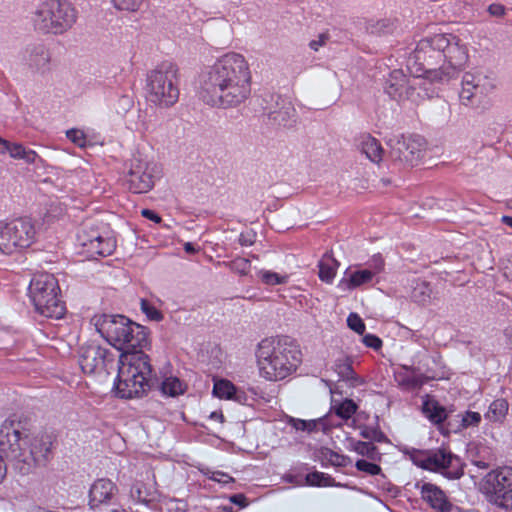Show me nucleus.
<instances>
[{
  "mask_svg": "<svg viewBox=\"0 0 512 512\" xmlns=\"http://www.w3.org/2000/svg\"><path fill=\"white\" fill-rule=\"evenodd\" d=\"M96 331L120 351L114 380L115 397L133 399L154 389L157 378L145 350L151 349L150 329L122 314H100L92 318Z\"/></svg>",
  "mask_w": 512,
  "mask_h": 512,
  "instance_id": "f257e3e1",
  "label": "nucleus"
},
{
  "mask_svg": "<svg viewBox=\"0 0 512 512\" xmlns=\"http://www.w3.org/2000/svg\"><path fill=\"white\" fill-rule=\"evenodd\" d=\"M198 94L215 108H235L251 94V73L245 57L229 52L207 66L199 75Z\"/></svg>",
  "mask_w": 512,
  "mask_h": 512,
  "instance_id": "f03ea898",
  "label": "nucleus"
},
{
  "mask_svg": "<svg viewBox=\"0 0 512 512\" xmlns=\"http://www.w3.org/2000/svg\"><path fill=\"white\" fill-rule=\"evenodd\" d=\"M468 60V48L458 36L440 33L420 39L409 63L417 66L416 72L446 82L463 70Z\"/></svg>",
  "mask_w": 512,
  "mask_h": 512,
  "instance_id": "7ed1b4c3",
  "label": "nucleus"
},
{
  "mask_svg": "<svg viewBox=\"0 0 512 512\" xmlns=\"http://www.w3.org/2000/svg\"><path fill=\"white\" fill-rule=\"evenodd\" d=\"M260 373L270 381H279L296 371L301 363V351L288 336L274 344L263 340L256 353Z\"/></svg>",
  "mask_w": 512,
  "mask_h": 512,
  "instance_id": "20e7f679",
  "label": "nucleus"
},
{
  "mask_svg": "<svg viewBox=\"0 0 512 512\" xmlns=\"http://www.w3.org/2000/svg\"><path fill=\"white\" fill-rule=\"evenodd\" d=\"M437 83L439 82L428 74L407 76L402 70L395 69L386 80L385 92L399 104L418 106L438 95Z\"/></svg>",
  "mask_w": 512,
  "mask_h": 512,
  "instance_id": "39448f33",
  "label": "nucleus"
},
{
  "mask_svg": "<svg viewBox=\"0 0 512 512\" xmlns=\"http://www.w3.org/2000/svg\"><path fill=\"white\" fill-rule=\"evenodd\" d=\"M28 449L19 445V450L12 449L7 454L11 457L13 469L22 476L28 475L35 468H44L54 458L58 446V435L54 430H43L33 436L28 442Z\"/></svg>",
  "mask_w": 512,
  "mask_h": 512,
  "instance_id": "423d86ee",
  "label": "nucleus"
},
{
  "mask_svg": "<svg viewBox=\"0 0 512 512\" xmlns=\"http://www.w3.org/2000/svg\"><path fill=\"white\" fill-rule=\"evenodd\" d=\"M58 280L49 273L35 274L28 286V297L34 310L46 318L60 319L66 313L65 302L59 298Z\"/></svg>",
  "mask_w": 512,
  "mask_h": 512,
  "instance_id": "0eeeda50",
  "label": "nucleus"
},
{
  "mask_svg": "<svg viewBox=\"0 0 512 512\" xmlns=\"http://www.w3.org/2000/svg\"><path fill=\"white\" fill-rule=\"evenodd\" d=\"M77 20V10L66 0H45L34 14L35 29L44 34L61 35L70 30Z\"/></svg>",
  "mask_w": 512,
  "mask_h": 512,
  "instance_id": "6e6552de",
  "label": "nucleus"
},
{
  "mask_svg": "<svg viewBox=\"0 0 512 512\" xmlns=\"http://www.w3.org/2000/svg\"><path fill=\"white\" fill-rule=\"evenodd\" d=\"M177 67L170 62L162 63L147 74V100L160 108L177 103L180 95Z\"/></svg>",
  "mask_w": 512,
  "mask_h": 512,
  "instance_id": "1a4fd4ad",
  "label": "nucleus"
},
{
  "mask_svg": "<svg viewBox=\"0 0 512 512\" xmlns=\"http://www.w3.org/2000/svg\"><path fill=\"white\" fill-rule=\"evenodd\" d=\"M487 500L503 509H512V467L503 466L490 471L481 482Z\"/></svg>",
  "mask_w": 512,
  "mask_h": 512,
  "instance_id": "9d476101",
  "label": "nucleus"
},
{
  "mask_svg": "<svg viewBox=\"0 0 512 512\" xmlns=\"http://www.w3.org/2000/svg\"><path fill=\"white\" fill-rule=\"evenodd\" d=\"M158 175L159 167L155 162L133 158L125 181L129 191L142 194L149 192L154 187Z\"/></svg>",
  "mask_w": 512,
  "mask_h": 512,
  "instance_id": "9b49d317",
  "label": "nucleus"
},
{
  "mask_svg": "<svg viewBox=\"0 0 512 512\" xmlns=\"http://www.w3.org/2000/svg\"><path fill=\"white\" fill-rule=\"evenodd\" d=\"M461 86L459 100L466 107L475 106L479 98L492 92L495 87L492 77L481 72H466L462 77Z\"/></svg>",
  "mask_w": 512,
  "mask_h": 512,
  "instance_id": "f8f14e48",
  "label": "nucleus"
},
{
  "mask_svg": "<svg viewBox=\"0 0 512 512\" xmlns=\"http://www.w3.org/2000/svg\"><path fill=\"white\" fill-rule=\"evenodd\" d=\"M31 426V419L27 416L13 414L7 418L0 427V447H2V450H19L21 441L28 438L26 432L30 431Z\"/></svg>",
  "mask_w": 512,
  "mask_h": 512,
  "instance_id": "ddd939ff",
  "label": "nucleus"
},
{
  "mask_svg": "<svg viewBox=\"0 0 512 512\" xmlns=\"http://www.w3.org/2000/svg\"><path fill=\"white\" fill-rule=\"evenodd\" d=\"M36 226H0V251L12 254L17 249L28 248L35 239Z\"/></svg>",
  "mask_w": 512,
  "mask_h": 512,
  "instance_id": "4468645a",
  "label": "nucleus"
},
{
  "mask_svg": "<svg viewBox=\"0 0 512 512\" xmlns=\"http://www.w3.org/2000/svg\"><path fill=\"white\" fill-rule=\"evenodd\" d=\"M420 410L428 421L437 427L441 435L448 437L454 430V423L448 421L452 410H448L434 396L424 395Z\"/></svg>",
  "mask_w": 512,
  "mask_h": 512,
  "instance_id": "2eb2a0df",
  "label": "nucleus"
},
{
  "mask_svg": "<svg viewBox=\"0 0 512 512\" xmlns=\"http://www.w3.org/2000/svg\"><path fill=\"white\" fill-rule=\"evenodd\" d=\"M410 369L411 374H419L427 383L445 378L444 364L439 353H419Z\"/></svg>",
  "mask_w": 512,
  "mask_h": 512,
  "instance_id": "dca6fc26",
  "label": "nucleus"
},
{
  "mask_svg": "<svg viewBox=\"0 0 512 512\" xmlns=\"http://www.w3.org/2000/svg\"><path fill=\"white\" fill-rule=\"evenodd\" d=\"M113 360V353L99 345L80 347L79 365L86 374H93L97 369H106L107 364Z\"/></svg>",
  "mask_w": 512,
  "mask_h": 512,
  "instance_id": "f3484780",
  "label": "nucleus"
},
{
  "mask_svg": "<svg viewBox=\"0 0 512 512\" xmlns=\"http://www.w3.org/2000/svg\"><path fill=\"white\" fill-rule=\"evenodd\" d=\"M263 99L266 102L263 110L269 119L278 125L287 126L294 121L295 109L292 103L278 94L268 93Z\"/></svg>",
  "mask_w": 512,
  "mask_h": 512,
  "instance_id": "a211bd4d",
  "label": "nucleus"
},
{
  "mask_svg": "<svg viewBox=\"0 0 512 512\" xmlns=\"http://www.w3.org/2000/svg\"><path fill=\"white\" fill-rule=\"evenodd\" d=\"M415 488L419 489L421 499L436 512H452L454 509H458V507L449 500L445 491L436 484L417 482Z\"/></svg>",
  "mask_w": 512,
  "mask_h": 512,
  "instance_id": "6ab92c4d",
  "label": "nucleus"
},
{
  "mask_svg": "<svg viewBox=\"0 0 512 512\" xmlns=\"http://www.w3.org/2000/svg\"><path fill=\"white\" fill-rule=\"evenodd\" d=\"M118 492L117 485L108 478H100L93 482L89 490L90 509L95 510L102 504H109Z\"/></svg>",
  "mask_w": 512,
  "mask_h": 512,
  "instance_id": "aec40b11",
  "label": "nucleus"
},
{
  "mask_svg": "<svg viewBox=\"0 0 512 512\" xmlns=\"http://www.w3.org/2000/svg\"><path fill=\"white\" fill-rule=\"evenodd\" d=\"M26 63L37 73L45 74L50 71V53L44 44H34L26 50Z\"/></svg>",
  "mask_w": 512,
  "mask_h": 512,
  "instance_id": "412c9836",
  "label": "nucleus"
},
{
  "mask_svg": "<svg viewBox=\"0 0 512 512\" xmlns=\"http://www.w3.org/2000/svg\"><path fill=\"white\" fill-rule=\"evenodd\" d=\"M424 141L420 136H402V141H398L397 150L399 152V158L413 162L422 155Z\"/></svg>",
  "mask_w": 512,
  "mask_h": 512,
  "instance_id": "4be33fe9",
  "label": "nucleus"
},
{
  "mask_svg": "<svg viewBox=\"0 0 512 512\" xmlns=\"http://www.w3.org/2000/svg\"><path fill=\"white\" fill-rule=\"evenodd\" d=\"M79 236V243L83 247H87L88 251L100 256L110 255L115 247V242L111 238H103L100 234H93L91 239H82Z\"/></svg>",
  "mask_w": 512,
  "mask_h": 512,
  "instance_id": "5701e85b",
  "label": "nucleus"
},
{
  "mask_svg": "<svg viewBox=\"0 0 512 512\" xmlns=\"http://www.w3.org/2000/svg\"><path fill=\"white\" fill-rule=\"evenodd\" d=\"M465 466L461 458L449 450L443 460L442 471L438 473L448 480H458L463 477Z\"/></svg>",
  "mask_w": 512,
  "mask_h": 512,
  "instance_id": "b1692460",
  "label": "nucleus"
},
{
  "mask_svg": "<svg viewBox=\"0 0 512 512\" xmlns=\"http://www.w3.org/2000/svg\"><path fill=\"white\" fill-rule=\"evenodd\" d=\"M4 149L0 150V154L8 153L13 159L24 160L28 164H34L38 158V154L32 149H26L22 144L10 142L4 139Z\"/></svg>",
  "mask_w": 512,
  "mask_h": 512,
  "instance_id": "393cba45",
  "label": "nucleus"
},
{
  "mask_svg": "<svg viewBox=\"0 0 512 512\" xmlns=\"http://www.w3.org/2000/svg\"><path fill=\"white\" fill-rule=\"evenodd\" d=\"M346 440L349 443V449L356 452L358 455L375 462L382 460V453L374 443L355 440L353 437H347Z\"/></svg>",
  "mask_w": 512,
  "mask_h": 512,
  "instance_id": "a878e982",
  "label": "nucleus"
},
{
  "mask_svg": "<svg viewBox=\"0 0 512 512\" xmlns=\"http://www.w3.org/2000/svg\"><path fill=\"white\" fill-rule=\"evenodd\" d=\"M318 459L324 468L329 465L334 467H346L352 463V459L349 456L339 454L325 446L319 448Z\"/></svg>",
  "mask_w": 512,
  "mask_h": 512,
  "instance_id": "bb28decb",
  "label": "nucleus"
},
{
  "mask_svg": "<svg viewBox=\"0 0 512 512\" xmlns=\"http://www.w3.org/2000/svg\"><path fill=\"white\" fill-rule=\"evenodd\" d=\"M353 420V426L359 429V434L362 438L367 439V442L372 443H390L388 436L381 430L379 426V417L375 416V425L369 426L366 424L356 425Z\"/></svg>",
  "mask_w": 512,
  "mask_h": 512,
  "instance_id": "cd10ccee",
  "label": "nucleus"
},
{
  "mask_svg": "<svg viewBox=\"0 0 512 512\" xmlns=\"http://www.w3.org/2000/svg\"><path fill=\"white\" fill-rule=\"evenodd\" d=\"M288 424L297 431H303L307 433L317 431L319 425H322V431L324 433H327L333 426L327 424V416L314 420H303L290 417L288 420Z\"/></svg>",
  "mask_w": 512,
  "mask_h": 512,
  "instance_id": "c85d7f7f",
  "label": "nucleus"
},
{
  "mask_svg": "<svg viewBox=\"0 0 512 512\" xmlns=\"http://www.w3.org/2000/svg\"><path fill=\"white\" fill-rule=\"evenodd\" d=\"M305 483L312 487H343L351 488L348 484L336 482L335 479L324 472L314 470L305 475Z\"/></svg>",
  "mask_w": 512,
  "mask_h": 512,
  "instance_id": "c756f323",
  "label": "nucleus"
},
{
  "mask_svg": "<svg viewBox=\"0 0 512 512\" xmlns=\"http://www.w3.org/2000/svg\"><path fill=\"white\" fill-rule=\"evenodd\" d=\"M509 403L504 398L495 399L484 414V417L489 422L503 424L508 414Z\"/></svg>",
  "mask_w": 512,
  "mask_h": 512,
  "instance_id": "7c9ffc66",
  "label": "nucleus"
},
{
  "mask_svg": "<svg viewBox=\"0 0 512 512\" xmlns=\"http://www.w3.org/2000/svg\"><path fill=\"white\" fill-rule=\"evenodd\" d=\"M361 151L374 163H379L382 160L383 148L379 141L370 135L362 138Z\"/></svg>",
  "mask_w": 512,
  "mask_h": 512,
  "instance_id": "2f4dec72",
  "label": "nucleus"
},
{
  "mask_svg": "<svg viewBox=\"0 0 512 512\" xmlns=\"http://www.w3.org/2000/svg\"><path fill=\"white\" fill-rule=\"evenodd\" d=\"M374 276L370 269H359L352 272L348 279L343 278L338 286L342 287L345 285L347 289L352 290L371 282Z\"/></svg>",
  "mask_w": 512,
  "mask_h": 512,
  "instance_id": "473e14b6",
  "label": "nucleus"
},
{
  "mask_svg": "<svg viewBox=\"0 0 512 512\" xmlns=\"http://www.w3.org/2000/svg\"><path fill=\"white\" fill-rule=\"evenodd\" d=\"M159 388L163 395L174 398L184 394L187 389V385L178 377L170 376L162 380Z\"/></svg>",
  "mask_w": 512,
  "mask_h": 512,
  "instance_id": "72a5a7b5",
  "label": "nucleus"
},
{
  "mask_svg": "<svg viewBox=\"0 0 512 512\" xmlns=\"http://www.w3.org/2000/svg\"><path fill=\"white\" fill-rule=\"evenodd\" d=\"M339 265L337 260L331 254L326 252L323 259L319 262L318 276L321 281L331 283L336 275V268Z\"/></svg>",
  "mask_w": 512,
  "mask_h": 512,
  "instance_id": "f704fd0d",
  "label": "nucleus"
},
{
  "mask_svg": "<svg viewBox=\"0 0 512 512\" xmlns=\"http://www.w3.org/2000/svg\"><path fill=\"white\" fill-rule=\"evenodd\" d=\"M331 410L340 419L347 421L358 410V404L351 398H345L341 401L332 400Z\"/></svg>",
  "mask_w": 512,
  "mask_h": 512,
  "instance_id": "c9c22d12",
  "label": "nucleus"
},
{
  "mask_svg": "<svg viewBox=\"0 0 512 512\" xmlns=\"http://www.w3.org/2000/svg\"><path fill=\"white\" fill-rule=\"evenodd\" d=\"M448 451L449 449L445 447L428 449V455L426 457V471L433 473L441 472L443 468V460H445Z\"/></svg>",
  "mask_w": 512,
  "mask_h": 512,
  "instance_id": "e433bc0d",
  "label": "nucleus"
},
{
  "mask_svg": "<svg viewBox=\"0 0 512 512\" xmlns=\"http://www.w3.org/2000/svg\"><path fill=\"white\" fill-rule=\"evenodd\" d=\"M458 416H461V420L458 421L457 424H454V430L452 433H459L470 427H478L482 420V416L479 412L470 410H467L464 414H459Z\"/></svg>",
  "mask_w": 512,
  "mask_h": 512,
  "instance_id": "4c0bfd02",
  "label": "nucleus"
},
{
  "mask_svg": "<svg viewBox=\"0 0 512 512\" xmlns=\"http://www.w3.org/2000/svg\"><path fill=\"white\" fill-rule=\"evenodd\" d=\"M236 392V385L227 379L214 380L212 394L219 399L230 400L233 398V393Z\"/></svg>",
  "mask_w": 512,
  "mask_h": 512,
  "instance_id": "58836bf2",
  "label": "nucleus"
},
{
  "mask_svg": "<svg viewBox=\"0 0 512 512\" xmlns=\"http://www.w3.org/2000/svg\"><path fill=\"white\" fill-rule=\"evenodd\" d=\"M222 264L232 272L241 276H246L251 268L250 260L244 257H237L231 261H224Z\"/></svg>",
  "mask_w": 512,
  "mask_h": 512,
  "instance_id": "ea45409f",
  "label": "nucleus"
},
{
  "mask_svg": "<svg viewBox=\"0 0 512 512\" xmlns=\"http://www.w3.org/2000/svg\"><path fill=\"white\" fill-rule=\"evenodd\" d=\"M403 453L409 457L415 466L421 468L422 470H426V457L428 455V449L405 448Z\"/></svg>",
  "mask_w": 512,
  "mask_h": 512,
  "instance_id": "a19ab883",
  "label": "nucleus"
},
{
  "mask_svg": "<svg viewBox=\"0 0 512 512\" xmlns=\"http://www.w3.org/2000/svg\"><path fill=\"white\" fill-rule=\"evenodd\" d=\"M432 289L429 283L423 281L418 283L412 291V299L417 303L424 304L430 299Z\"/></svg>",
  "mask_w": 512,
  "mask_h": 512,
  "instance_id": "79ce46f5",
  "label": "nucleus"
},
{
  "mask_svg": "<svg viewBox=\"0 0 512 512\" xmlns=\"http://www.w3.org/2000/svg\"><path fill=\"white\" fill-rule=\"evenodd\" d=\"M140 308L146 317L151 321L159 322L164 318L163 313L147 299H141Z\"/></svg>",
  "mask_w": 512,
  "mask_h": 512,
  "instance_id": "37998d69",
  "label": "nucleus"
},
{
  "mask_svg": "<svg viewBox=\"0 0 512 512\" xmlns=\"http://www.w3.org/2000/svg\"><path fill=\"white\" fill-rule=\"evenodd\" d=\"M355 468L360 471L364 472L371 476H377L378 474H381V466L377 464L375 461H368L366 459H358L355 462Z\"/></svg>",
  "mask_w": 512,
  "mask_h": 512,
  "instance_id": "c03bdc74",
  "label": "nucleus"
},
{
  "mask_svg": "<svg viewBox=\"0 0 512 512\" xmlns=\"http://www.w3.org/2000/svg\"><path fill=\"white\" fill-rule=\"evenodd\" d=\"M427 382L419 374L404 375L399 384L409 390H418Z\"/></svg>",
  "mask_w": 512,
  "mask_h": 512,
  "instance_id": "a18cd8bd",
  "label": "nucleus"
},
{
  "mask_svg": "<svg viewBox=\"0 0 512 512\" xmlns=\"http://www.w3.org/2000/svg\"><path fill=\"white\" fill-rule=\"evenodd\" d=\"M261 280L267 285L285 284L288 280L287 275H280L273 271H260Z\"/></svg>",
  "mask_w": 512,
  "mask_h": 512,
  "instance_id": "49530a36",
  "label": "nucleus"
},
{
  "mask_svg": "<svg viewBox=\"0 0 512 512\" xmlns=\"http://www.w3.org/2000/svg\"><path fill=\"white\" fill-rule=\"evenodd\" d=\"M347 326L359 335H363L366 330V325L363 319L354 312H351L347 317Z\"/></svg>",
  "mask_w": 512,
  "mask_h": 512,
  "instance_id": "de8ad7c7",
  "label": "nucleus"
},
{
  "mask_svg": "<svg viewBox=\"0 0 512 512\" xmlns=\"http://www.w3.org/2000/svg\"><path fill=\"white\" fill-rule=\"evenodd\" d=\"M66 137L76 146L84 148L87 145L85 133L77 128H71L66 131Z\"/></svg>",
  "mask_w": 512,
  "mask_h": 512,
  "instance_id": "09e8293b",
  "label": "nucleus"
},
{
  "mask_svg": "<svg viewBox=\"0 0 512 512\" xmlns=\"http://www.w3.org/2000/svg\"><path fill=\"white\" fill-rule=\"evenodd\" d=\"M131 494L135 499H137L139 503H142L146 506H149L152 501L148 498L149 493L147 492L145 484L143 483L134 485L131 489Z\"/></svg>",
  "mask_w": 512,
  "mask_h": 512,
  "instance_id": "8fccbe9b",
  "label": "nucleus"
},
{
  "mask_svg": "<svg viewBox=\"0 0 512 512\" xmlns=\"http://www.w3.org/2000/svg\"><path fill=\"white\" fill-rule=\"evenodd\" d=\"M114 7L118 10H124V11H137L143 0H111Z\"/></svg>",
  "mask_w": 512,
  "mask_h": 512,
  "instance_id": "3c124183",
  "label": "nucleus"
},
{
  "mask_svg": "<svg viewBox=\"0 0 512 512\" xmlns=\"http://www.w3.org/2000/svg\"><path fill=\"white\" fill-rule=\"evenodd\" d=\"M377 479H376V482H377V486L381 489H383L384 491H387L388 493L390 494H393L394 496H396L398 494V489L397 487H395L387 478V476L383 473V471L381 470V474H378L377 475Z\"/></svg>",
  "mask_w": 512,
  "mask_h": 512,
  "instance_id": "603ef678",
  "label": "nucleus"
},
{
  "mask_svg": "<svg viewBox=\"0 0 512 512\" xmlns=\"http://www.w3.org/2000/svg\"><path fill=\"white\" fill-rule=\"evenodd\" d=\"M368 266H369L368 269H370L374 275H377L384 270V267H385L384 258L382 257V255L380 253L374 254L371 257V259L368 261Z\"/></svg>",
  "mask_w": 512,
  "mask_h": 512,
  "instance_id": "864d4df0",
  "label": "nucleus"
},
{
  "mask_svg": "<svg viewBox=\"0 0 512 512\" xmlns=\"http://www.w3.org/2000/svg\"><path fill=\"white\" fill-rule=\"evenodd\" d=\"M362 342L364 343V345L368 348H372L374 350H379L381 349L382 345H383V341L380 337H378L377 335L375 334H363V339H362Z\"/></svg>",
  "mask_w": 512,
  "mask_h": 512,
  "instance_id": "5fc2aeb1",
  "label": "nucleus"
},
{
  "mask_svg": "<svg viewBox=\"0 0 512 512\" xmlns=\"http://www.w3.org/2000/svg\"><path fill=\"white\" fill-rule=\"evenodd\" d=\"M339 368V376L342 380H346L348 376L354 375V368L352 366L351 358L347 357L342 364L338 365Z\"/></svg>",
  "mask_w": 512,
  "mask_h": 512,
  "instance_id": "6e6d98bb",
  "label": "nucleus"
},
{
  "mask_svg": "<svg viewBox=\"0 0 512 512\" xmlns=\"http://www.w3.org/2000/svg\"><path fill=\"white\" fill-rule=\"evenodd\" d=\"M209 479L221 483L223 485L235 482V479L233 477L222 471H214L212 475L209 477Z\"/></svg>",
  "mask_w": 512,
  "mask_h": 512,
  "instance_id": "4d7b16f0",
  "label": "nucleus"
},
{
  "mask_svg": "<svg viewBox=\"0 0 512 512\" xmlns=\"http://www.w3.org/2000/svg\"><path fill=\"white\" fill-rule=\"evenodd\" d=\"M229 501L240 508H245L249 504L248 498L243 493L232 494L229 496Z\"/></svg>",
  "mask_w": 512,
  "mask_h": 512,
  "instance_id": "13d9d810",
  "label": "nucleus"
},
{
  "mask_svg": "<svg viewBox=\"0 0 512 512\" xmlns=\"http://www.w3.org/2000/svg\"><path fill=\"white\" fill-rule=\"evenodd\" d=\"M329 39V36L325 33L319 34L317 39L311 40L309 42V47L314 50L318 51L320 47L324 46Z\"/></svg>",
  "mask_w": 512,
  "mask_h": 512,
  "instance_id": "bf43d9fd",
  "label": "nucleus"
},
{
  "mask_svg": "<svg viewBox=\"0 0 512 512\" xmlns=\"http://www.w3.org/2000/svg\"><path fill=\"white\" fill-rule=\"evenodd\" d=\"M141 215L155 224H159L162 220L157 212L147 208L141 210Z\"/></svg>",
  "mask_w": 512,
  "mask_h": 512,
  "instance_id": "052dcab7",
  "label": "nucleus"
},
{
  "mask_svg": "<svg viewBox=\"0 0 512 512\" xmlns=\"http://www.w3.org/2000/svg\"><path fill=\"white\" fill-rule=\"evenodd\" d=\"M231 400H234L240 404H248L249 396L247 393L236 386V392L233 393V398Z\"/></svg>",
  "mask_w": 512,
  "mask_h": 512,
  "instance_id": "680f3d73",
  "label": "nucleus"
},
{
  "mask_svg": "<svg viewBox=\"0 0 512 512\" xmlns=\"http://www.w3.org/2000/svg\"><path fill=\"white\" fill-rule=\"evenodd\" d=\"M505 7L504 5L502 4H499V3H493L491 5H489L488 7V12L490 15L492 16H495V17H501L505 14Z\"/></svg>",
  "mask_w": 512,
  "mask_h": 512,
  "instance_id": "e2e57ef3",
  "label": "nucleus"
},
{
  "mask_svg": "<svg viewBox=\"0 0 512 512\" xmlns=\"http://www.w3.org/2000/svg\"><path fill=\"white\" fill-rule=\"evenodd\" d=\"M256 233L255 232H248V233H241L240 234V244L241 245H252L255 242Z\"/></svg>",
  "mask_w": 512,
  "mask_h": 512,
  "instance_id": "0e129e2a",
  "label": "nucleus"
},
{
  "mask_svg": "<svg viewBox=\"0 0 512 512\" xmlns=\"http://www.w3.org/2000/svg\"><path fill=\"white\" fill-rule=\"evenodd\" d=\"M345 381L349 382L352 387L364 384L363 378L358 376L355 371L354 375L348 376V378Z\"/></svg>",
  "mask_w": 512,
  "mask_h": 512,
  "instance_id": "69168bd1",
  "label": "nucleus"
},
{
  "mask_svg": "<svg viewBox=\"0 0 512 512\" xmlns=\"http://www.w3.org/2000/svg\"><path fill=\"white\" fill-rule=\"evenodd\" d=\"M345 381L349 382L352 387L364 384L363 378L358 376L355 371L354 375L348 376V378Z\"/></svg>",
  "mask_w": 512,
  "mask_h": 512,
  "instance_id": "338daca9",
  "label": "nucleus"
},
{
  "mask_svg": "<svg viewBox=\"0 0 512 512\" xmlns=\"http://www.w3.org/2000/svg\"><path fill=\"white\" fill-rule=\"evenodd\" d=\"M505 337V344L509 349H512V325L506 327L503 331Z\"/></svg>",
  "mask_w": 512,
  "mask_h": 512,
  "instance_id": "774afa93",
  "label": "nucleus"
}]
</instances>
